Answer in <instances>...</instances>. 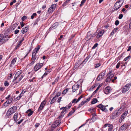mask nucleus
Segmentation results:
<instances>
[{
  "mask_svg": "<svg viewBox=\"0 0 131 131\" xmlns=\"http://www.w3.org/2000/svg\"><path fill=\"white\" fill-rule=\"evenodd\" d=\"M10 37L9 36H5V37H4V41H7L8 40V38H9Z\"/></svg>",
  "mask_w": 131,
  "mask_h": 131,
  "instance_id": "37998d69",
  "label": "nucleus"
},
{
  "mask_svg": "<svg viewBox=\"0 0 131 131\" xmlns=\"http://www.w3.org/2000/svg\"><path fill=\"white\" fill-rule=\"evenodd\" d=\"M123 3V0H119L117 1L114 5V9L116 10L118 9L122 6Z\"/></svg>",
  "mask_w": 131,
  "mask_h": 131,
  "instance_id": "f257e3e1",
  "label": "nucleus"
},
{
  "mask_svg": "<svg viewBox=\"0 0 131 131\" xmlns=\"http://www.w3.org/2000/svg\"><path fill=\"white\" fill-rule=\"evenodd\" d=\"M125 106V104L124 103L121 104V107L117 108L116 110L119 111L121 113H122V111L124 109Z\"/></svg>",
  "mask_w": 131,
  "mask_h": 131,
  "instance_id": "ddd939ff",
  "label": "nucleus"
},
{
  "mask_svg": "<svg viewBox=\"0 0 131 131\" xmlns=\"http://www.w3.org/2000/svg\"><path fill=\"white\" fill-rule=\"evenodd\" d=\"M110 91H111V88L109 86L106 87L104 90V93L106 94H108Z\"/></svg>",
  "mask_w": 131,
  "mask_h": 131,
  "instance_id": "9b49d317",
  "label": "nucleus"
},
{
  "mask_svg": "<svg viewBox=\"0 0 131 131\" xmlns=\"http://www.w3.org/2000/svg\"><path fill=\"white\" fill-rule=\"evenodd\" d=\"M99 89L97 88L93 92L92 94V96H93L94 95L95 93L97 92V91Z\"/></svg>",
  "mask_w": 131,
  "mask_h": 131,
  "instance_id": "de8ad7c7",
  "label": "nucleus"
},
{
  "mask_svg": "<svg viewBox=\"0 0 131 131\" xmlns=\"http://www.w3.org/2000/svg\"><path fill=\"white\" fill-rule=\"evenodd\" d=\"M112 70L108 72V73H107L106 76H108L111 77L113 75V77L114 76V75L113 74H112Z\"/></svg>",
  "mask_w": 131,
  "mask_h": 131,
  "instance_id": "7c9ffc66",
  "label": "nucleus"
},
{
  "mask_svg": "<svg viewBox=\"0 0 131 131\" xmlns=\"http://www.w3.org/2000/svg\"><path fill=\"white\" fill-rule=\"evenodd\" d=\"M83 97L82 95H81L80 97H79V98H78V100H77L76 102H75V103H77L78 102H79L80 100Z\"/></svg>",
  "mask_w": 131,
  "mask_h": 131,
  "instance_id": "79ce46f5",
  "label": "nucleus"
},
{
  "mask_svg": "<svg viewBox=\"0 0 131 131\" xmlns=\"http://www.w3.org/2000/svg\"><path fill=\"white\" fill-rule=\"evenodd\" d=\"M108 127H109L108 129V131H111L113 128V125L111 124H110L108 125Z\"/></svg>",
  "mask_w": 131,
  "mask_h": 131,
  "instance_id": "cd10ccee",
  "label": "nucleus"
},
{
  "mask_svg": "<svg viewBox=\"0 0 131 131\" xmlns=\"http://www.w3.org/2000/svg\"><path fill=\"white\" fill-rule=\"evenodd\" d=\"M57 98H56V97H54L51 100L50 102V104H52L53 103L57 100Z\"/></svg>",
  "mask_w": 131,
  "mask_h": 131,
  "instance_id": "2f4dec72",
  "label": "nucleus"
},
{
  "mask_svg": "<svg viewBox=\"0 0 131 131\" xmlns=\"http://www.w3.org/2000/svg\"><path fill=\"white\" fill-rule=\"evenodd\" d=\"M104 30L100 31L96 36V38H98L101 37L104 33Z\"/></svg>",
  "mask_w": 131,
  "mask_h": 131,
  "instance_id": "aec40b11",
  "label": "nucleus"
},
{
  "mask_svg": "<svg viewBox=\"0 0 131 131\" xmlns=\"http://www.w3.org/2000/svg\"><path fill=\"white\" fill-rule=\"evenodd\" d=\"M92 96L91 95V97H90L89 98L87 99L86 101H83L84 102H86V103L87 102L89 101L90 100V99H91V98L92 97Z\"/></svg>",
  "mask_w": 131,
  "mask_h": 131,
  "instance_id": "bf43d9fd",
  "label": "nucleus"
},
{
  "mask_svg": "<svg viewBox=\"0 0 131 131\" xmlns=\"http://www.w3.org/2000/svg\"><path fill=\"white\" fill-rule=\"evenodd\" d=\"M107 77H108L106 79V82H108L109 81H110L111 80V79L113 77V75L111 77H110H110H108V76H107Z\"/></svg>",
  "mask_w": 131,
  "mask_h": 131,
  "instance_id": "f704fd0d",
  "label": "nucleus"
},
{
  "mask_svg": "<svg viewBox=\"0 0 131 131\" xmlns=\"http://www.w3.org/2000/svg\"><path fill=\"white\" fill-rule=\"evenodd\" d=\"M61 122V121L60 120H57L55 121L54 123L55 125L57 126L60 124Z\"/></svg>",
  "mask_w": 131,
  "mask_h": 131,
  "instance_id": "bb28decb",
  "label": "nucleus"
},
{
  "mask_svg": "<svg viewBox=\"0 0 131 131\" xmlns=\"http://www.w3.org/2000/svg\"><path fill=\"white\" fill-rule=\"evenodd\" d=\"M34 112L32 111H31L30 109L27 110L26 112V113H28L27 114L28 116H30Z\"/></svg>",
  "mask_w": 131,
  "mask_h": 131,
  "instance_id": "412c9836",
  "label": "nucleus"
},
{
  "mask_svg": "<svg viewBox=\"0 0 131 131\" xmlns=\"http://www.w3.org/2000/svg\"><path fill=\"white\" fill-rule=\"evenodd\" d=\"M101 65V64L100 63L95 64L94 65V67L95 68H98Z\"/></svg>",
  "mask_w": 131,
  "mask_h": 131,
  "instance_id": "58836bf2",
  "label": "nucleus"
},
{
  "mask_svg": "<svg viewBox=\"0 0 131 131\" xmlns=\"http://www.w3.org/2000/svg\"><path fill=\"white\" fill-rule=\"evenodd\" d=\"M37 53L35 52H32V60H35L37 58L36 55Z\"/></svg>",
  "mask_w": 131,
  "mask_h": 131,
  "instance_id": "6ab92c4d",
  "label": "nucleus"
},
{
  "mask_svg": "<svg viewBox=\"0 0 131 131\" xmlns=\"http://www.w3.org/2000/svg\"><path fill=\"white\" fill-rule=\"evenodd\" d=\"M58 25V24L57 23H55L49 28V30H51L52 29L56 28Z\"/></svg>",
  "mask_w": 131,
  "mask_h": 131,
  "instance_id": "4468645a",
  "label": "nucleus"
},
{
  "mask_svg": "<svg viewBox=\"0 0 131 131\" xmlns=\"http://www.w3.org/2000/svg\"><path fill=\"white\" fill-rule=\"evenodd\" d=\"M121 113L118 111L117 110L115 111L112 114V115L111 116V118L112 119L115 118L118 115H119Z\"/></svg>",
  "mask_w": 131,
  "mask_h": 131,
  "instance_id": "39448f33",
  "label": "nucleus"
},
{
  "mask_svg": "<svg viewBox=\"0 0 131 131\" xmlns=\"http://www.w3.org/2000/svg\"><path fill=\"white\" fill-rule=\"evenodd\" d=\"M32 50V47H30L29 49V51L25 55V56L24 57V59H25V58L29 54V53Z\"/></svg>",
  "mask_w": 131,
  "mask_h": 131,
  "instance_id": "c9c22d12",
  "label": "nucleus"
},
{
  "mask_svg": "<svg viewBox=\"0 0 131 131\" xmlns=\"http://www.w3.org/2000/svg\"><path fill=\"white\" fill-rule=\"evenodd\" d=\"M86 103V102L82 101L81 103L78 106L77 109H79L83 105Z\"/></svg>",
  "mask_w": 131,
  "mask_h": 131,
  "instance_id": "5701e85b",
  "label": "nucleus"
},
{
  "mask_svg": "<svg viewBox=\"0 0 131 131\" xmlns=\"http://www.w3.org/2000/svg\"><path fill=\"white\" fill-rule=\"evenodd\" d=\"M17 59L16 58H14L12 61L11 62V64L14 65L15 64V63L16 62Z\"/></svg>",
  "mask_w": 131,
  "mask_h": 131,
  "instance_id": "e433bc0d",
  "label": "nucleus"
},
{
  "mask_svg": "<svg viewBox=\"0 0 131 131\" xmlns=\"http://www.w3.org/2000/svg\"><path fill=\"white\" fill-rule=\"evenodd\" d=\"M43 63H37L34 67V69L35 71H37L40 69L43 66Z\"/></svg>",
  "mask_w": 131,
  "mask_h": 131,
  "instance_id": "423d86ee",
  "label": "nucleus"
},
{
  "mask_svg": "<svg viewBox=\"0 0 131 131\" xmlns=\"http://www.w3.org/2000/svg\"><path fill=\"white\" fill-rule=\"evenodd\" d=\"M37 15V14L36 13H33L31 16V18L33 19L34 18V16Z\"/></svg>",
  "mask_w": 131,
  "mask_h": 131,
  "instance_id": "603ef678",
  "label": "nucleus"
},
{
  "mask_svg": "<svg viewBox=\"0 0 131 131\" xmlns=\"http://www.w3.org/2000/svg\"><path fill=\"white\" fill-rule=\"evenodd\" d=\"M56 127H57V126H56L55 125V124L54 123L53 124H52L51 126V127L53 128H56Z\"/></svg>",
  "mask_w": 131,
  "mask_h": 131,
  "instance_id": "338daca9",
  "label": "nucleus"
},
{
  "mask_svg": "<svg viewBox=\"0 0 131 131\" xmlns=\"http://www.w3.org/2000/svg\"><path fill=\"white\" fill-rule=\"evenodd\" d=\"M23 119H21L20 121H19L17 123L18 124H19L20 123L23 121Z\"/></svg>",
  "mask_w": 131,
  "mask_h": 131,
  "instance_id": "774afa93",
  "label": "nucleus"
},
{
  "mask_svg": "<svg viewBox=\"0 0 131 131\" xmlns=\"http://www.w3.org/2000/svg\"><path fill=\"white\" fill-rule=\"evenodd\" d=\"M98 44L97 43H95L92 48V49H95L97 46Z\"/></svg>",
  "mask_w": 131,
  "mask_h": 131,
  "instance_id": "09e8293b",
  "label": "nucleus"
},
{
  "mask_svg": "<svg viewBox=\"0 0 131 131\" xmlns=\"http://www.w3.org/2000/svg\"><path fill=\"white\" fill-rule=\"evenodd\" d=\"M29 30V27L28 26L25 27V28H23L21 30V32L23 34H24L27 32Z\"/></svg>",
  "mask_w": 131,
  "mask_h": 131,
  "instance_id": "a211bd4d",
  "label": "nucleus"
},
{
  "mask_svg": "<svg viewBox=\"0 0 131 131\" xmlns=\"http://www.w3.org/2000/svg\"><path fill=\"white\" fill-rule=\"evenodd\" d=\"M88 111L90 112H92L91 111H93V112H95V108L93 107H91L89 108L88 109Z\"/></svg>",
  "mask_w": 131,
  "mask_h": 131,
  "instance_id": "a19ab883",
  "label": "nucleus"
},
{
  "mask_svg": "<svg viewBox=\"0 0 131 131\" xmlns=\"http://www.w3.org/2000/svg\"><path fill=\"white\" fill-rule=\"evenodd\" d=\"M56 6V4H53L49 8L48 11V13H52L54 10Z\"/></svg>",
  "mask_w": 131,
  "mask_h": 131,
  "instance_id": "6e6552de",
  "label": "nucleus"
},
{
  "mask_svg": "<svg viewBox=\"0 0 131 131\" xmlns=\"http://www.w3.org/2000/svg\"><path fill=\"white\" fill-rule=\"evenodd\" d=\"M79 86V85L77 84H75L73 85L72 88L73 92H75L78 89Z\"/></svg>",
  "mask_w": 131,
  "mask_h": 131,
  "instance_id": "f8f14e48",
  "label": "nucleus"
},
{
  "mask_svg": "<svg viewBox=\"0 0 131 131\" xmlns=\"http://www.w3.org/2000/svg\"><path fill=\"white\" fill-rule=\"evenodd\" d=\"M68 91V90L67 89H65L63 91L62 93V94H65Z\"/></svg>",
  "mask_w": 131,
  "mask_h": 131,
  "instance_id": "a18cd8bd",
  "label": "nucleus"
},
{
  "mask_svg": "<svg viewBox=\"0 0 131 131\" xmlns=\"http://www.w3.org/2000/svg\"><path fill=\"white\" fill-rule=\"evenodd\" d=\"M118 28H114L113 30L112 31V32L111 33L110 35H113L114 33L116 32L117 30H118Z\"/></svg>",
  "mask_w": 131,
  "mask_h": 131,
  "instance_id": "c85d7f7f",
  "label": "nucleus"
},
{
  "mask_svg": "<svg viewBox=\"0 0 131 131\" xmlns=\"http://www.w3.org/2000/svg\"><path fill=\"white\" fill-rule=\"evenodd\" d=\"M120 64L121 63L119 62H118L117 64V65L116 66V68L117 69L120 66Z\"/></svg>",
  "mask_w": 131,
  "mask_h": 131,
  "instance_id": "6e6d98bb",
  "label": "nucleus"
},
{
  "mask_svg": "<svg viewBox=\"0 0 131 131\" xmlns=\"http://www.w3.org/2000/svg\"><path fill=\"white\" fill-rule=\"evenodd\" d=\"M119 23V21L118 20H116L115 23V25L116 26L118 25Z\"/></svg>",
  "mask_w": 131,
  "mask_h": 131,
  "instance_id": "864d4df0",
  "label": "nucleus"
},
{
  "mask_svg": "<svg viewBox=\"0 0 131 131\" xmlns=\"http://www.w3.org/2000/svg\"><path fill=\"white\" fill-rule=\"evenodd\" d=\"M17 114H18L17 113H15L14 115V120L15 121V122H17L18 120L17 119V117H18V116H17Z\"/></svg>",
  "mask_w": 131,
  "mask_h": 131,
  "instance_id": "c756f323",
  "label": "nucleus"
},
{
  "mask_svg": "<svg viewBox=\"0 0 131 131\" xmlns=\"http://www.w3.org/2000/svg\"><path fill=\"white\" fill-rule=\"evenodd\" d=\"M17 109V107L16 106H13L9 108L6 113V115L7 116H8V117H9L10 115L15 112L16 111Z\"/></svg>",
  "mask_w": 131,
  "mask_h": 131,
  "instance_id": "f03ea898",
  "label": "nucleus"
},
{
  "mask_svg": "<svg viewBox=\"0 0 131 131\" xmlns=\"http://www.w3.org/2000/svg\"><path fill=\"white\" fill-rule=\"evenodd\" d=\"M20 25H21V27H22L24 25V24L23 21H21L20 22Z\"/></svg>",
  "mask_w": 131,
  "mask_h": 131,
  "instance_id": "e2e57ef3",
  "label": "nucleus"
},
{
  "mask_svg": "<svg viewBox=\"0 0 131 131\" xmlns=\"http://www.w3.org/2000/svg\"><path fill=\"white\" fill-rule=\"evenodd\" d=\"M12 103L11 101H10V100L8 99L5 102L4 104L6 103L7 104H10Z\"/></svg>",
  "mask_w": 131,
  "mask_h": 131,
  "instance_id": "c03bdc74",
  "label": "nucleus"
},
{
  "mask_svg": "<svg viewBox=\"0 0 131 131\" xmlns=\"http://www.w3.org/2000/svg\"><path fill=\"white\" fill-rule=\"evenodd\" d=\"M97 101V100L96 98H94L92 101L91 103L92 104H94L96 103Z\"/></svg>",
  "mask_w": 131,
  "mask_h": 131,
  "instance_id": "473e14b6",
  "label": "nucleus"
},
{
  "mask_svg": "<svg viewBox=\"0 0 131 131\" xmlns=\"http://www.w3.org/2000/svg\"><path fill=\"white\" fill-rule=\"evenodd\" d=\"M50 71H49V70H47L46 71H45V73L43 74V75L42 76L41 78L42 79L44 77H45L46 75H47L48 73H49Z\"/></svg>",
  "mask_w": 131,
  "mask_h": 131,
  "instance_id": "a878e982",
  "label": "nucleus"
},
{
  "mask_svg": "<svg viewBox=\"0 0 131 131\" xmlns=\"http://www.w3.org/2000/svg\"><path fill=\"white\" fill-rule=\"evenodd\" d=\"M4 38L3 35L2 34H0V44H2L5 42V41L3 40Z\"/></svg>",
  "mask_w": 131,
  "mask_h": 131,
  "instance_id": "2eb2a0df",
  "label": "nucleus"
},
{
  "mask_svg": "<svg viewBox=\"0 0 131 131\" xmlns=\"http://www.w3.org/2000/svg\"><path fill=\"white\" fill-rule=\"evenodd\" d=\"M68 108V106H66V107H61L60 108V110H62V109H63V108L64 109H65L67 111V110Z\"/></svg>",
  "mask_w": 131,
  "mask_h": 131,
  "instance_id": "4d7b16f0",
  "label": "nucleus"
},
{
  "mask_svg": "<svg viewBox=\"0 0 131 131\" xmlns=\"http://www.w3.org/2000/svg\"><path fill=\"white\" fill-rule=\"evenodd\" d=\"M90 58V56H88L86 58L85 60V61L87 62Z\"/></svg>",
  "mask_w": 131,
  "mask_h": 131,
  "instance_id": "69168bd1",
  "label": "nucleus"
},
{
  "mask_svg": "<svg viewBox=\"0 0 131 131\" xmlns=\"http://www.w3.org/2000/svg\"><path fill=\"white\" fill-rule=\"evenodd\" d=\"M62 99V97H60L58 100L57 101V102L58 103H59L60 101H61V100Z\"/></svg>",
  "mask_w": 131,
  "mask_h": 131,
  "instance_id": "0e129e2a",
  "label": "nucleus"
},
{
  "mask_svg": "<svg viewBox=\"0 0 131 131\" xmlns=\"http://www.w3.org/2000/svg\"><path fill=\"white\" fill-rule=\"evenodd\" d=\"M106 72L105 70H104V71L100 73L99 74L96 78V80L99 81H100L102 79H103V77L105 75Z\"/></svg>",
  "mask_w": 131,
  "mask_h": 131,
  "instance_id": "7ed1b4c3",
  "label": "nucleus"
},
{
  "mask_svg": "<svg viewBox=\"0 0 131 131\" xmlns=\"http://www.w3.org/2000/svg\"><path fill=\"white\" fill-rule=\"evenodd\" d=\"M27 17L26 16H23L22 18H21V19L23 21H24V20L26 19H27Z\"/></svg>",
  "mask_w": 131,
  "mask_h": 131,
  "instance_id": "5fc2aeb1",
  "label": "nucleus"
},
{
  "mask_svg": "<svg viewBox=\"0 0 131 131\" xmlns=\"http://www.w3.org/2000/svg\"><path fill=\"white\" fill-rule=\"evenodd\" d=\"M22 73V71H19L17 72L15 74L16 77L18 78L19 77Z\"/></svg>",
  "mask_w": 131,
  "mask_h": 131,
  "instance_id": "b1692460",
  "label": "nucleus"
},
{
  "mask_svg": "<svg viewBox=\"0 0 131 131\" xmlns=\"http://www.w3.org/2000/svg\"><path fill=\"white\" fill-rule=\"evenodd\" d=\"M130 58V56H128L127 57L125 58L124 59V61H127L128 59H129Z\"/></svg>",
  "mask_w": 131,
  "mask_h": 131,
  "instance_id": "052dcab7",
  "label": "nucleus"
},
{
  "mask_svg": "<svg viewBox=\"0 0 131 131\" xmlns=\"http://www.w3.org/2000/svg\"><path fill=\"white\" fill-rule=\"evenodd\" d=\"M80 65L77 62L75 63V65L74 67V69H75L77 68H78L79 67V66Z\"/></svg>",
  "mask_w": 131,
  "mask_h": 131,
  "instance_id": "4c0bfd02",
  "label": "nucleus"
},
{
  "mask_svg": "<svg viewBox=\"0 0 131 131\" xmlns=\"http://www.w3.org/2000/svg\"><path fill=\"white\" fill-rule=\"evenodd\" d=\"M127 127V125L126 124H124L120 128L119 130H125Z\"/></svg>",
  "mask_w": 131,
  "mask_h": 131,
  "instance_id": "dca6fc26",
  "label": "nucleus"
},
{
  "mask_svg": "<svg viewBox=\"0 0 131 131\" xmlns=\"http://www.w3.org/2000/svg\"><path fill=\"white\" fill-rule=\"evenodd\" d=\"M128 113V112L127 111H126L122 115L119 120L120 122H122L125 117L127 115Z\"/></svg>",
  "mask_w": 131,
  "mask_h": 131,
  "instance_id": "9d476101",
  "label": "nucleus"
},
{
  "mask_svg": "<svg viewBox=\"0 0 131 131\" xmlns=\"http://www.w3.org/2000/svg\"><path fill=\"white\" fill-rule=\"evenodd\" d=\"M131 85L130 83H128L124 86L122 90V92L123 93H125L129 89Z\"/></svg>",
  "mask_w": 131,
  "mask_h": 131,
  "instance_id": "20e7f679",
  "label": "nucleus"
},
{
  "mask_svg": "<svg viewBox=\"0 0 131 131\" xmlns=\"http://www.w3.org/2000/svg\"><path fill=\"white\" fill-rule=\"evenodd\" d=\"M75 110L73 109V110L71 111L68 115V116H70L72 114L75 112Z\"/></svg>",
  "mask_w": 131,
  "mask_h": 131,
  "instance_id": "72a5a7b5",
  "label": "nucleus"
},
{
  "mask_svg": "<svg viewBox=\"0 0 131 131\" xmlns=\"http://www.w3.org/2000/svg\"><path fill=\"white\" fill-rule=\"evenodd\" d=\"M46 103V102L45 101H43L41 102L38 109V112H40L42 110Z\"/></svg>",
  "mask_w": 131,
  "mask_h": 131,
  "instance_id": "1a4fd4ad",
  "label": "nucleus"
},
{
  "mask_svg": "<svg viewBox=\"0 0 131 131\" xmlns=\"http://www.w3.org/2000/svg\"><path fill=\"white\" fill-rule=\"evenodd\" d=\"M40 46L38 45L37 47L32 52H35L36 53H37L40 49Z\"/></svg>",
  "mask_w": 131,
  "mask_h": 131,
  "instance_id": "4be33fe9",
  "label": "nucleus"
},
{
  "mask_svg": "<svg viewBox=\"0 0 131 131\" xmlns=\"http://www.w3.org/2000/svg\"><path fill=\"white\" fill-rule=\"evenodd\" d=\"M123 15L122 14H120L119 15V16L118 17V18L119 19H121L123 17Z\"/></svg>",
  "mask_w": 131,
  "mask_h": 131,
  "instance_id": "13d9d810",
  "label": "nucleus"
},
{
  "mask_svg": "<svg viewBox=\"0 0 131 131\" xmlns=\"http://www.w3.org/2000/svg\"><path fill=\"white\" fill-rule=\"evenodd\" d=\"M91 35V32L90 31L88 32L87 34V37L85 39L87 40H89L91 38H89V37Z\"/></svg>",
  "mask_w": 131,
  "mask_h": 131,
  "instance_id": "393cba45",
  "label": "nucleus"
},
{
  "mask_svg": "<svg viewBox=\"0 0 131 131\" xmlns=\"http://www.w3.org/2000/svg\"><path fill=\"white\" fill-rule=\"evenodd\" d=\"M19 30L18 29L14 31V34H16L18 33L19 32Z\"/></svg>",
  "mask_w": 131,
  "mask_h": 131,
  "instance_id": "680f3d73",
  "label": "nucleus"
},
{
  "mask_svg": "<svg viewBox=\"0 0 131 131\" xmlns=\"http://www.w3.org/2000/svg\"><path fill=\"white\" fill-rule=\"evenodd\" d=\"M97 107H99L103 111L105 112H107L108 111V110L105 108V106L103 105L102 104H99L97 106Z\"/></svg>",
  "mask_w": 131,
  "mask_h": 131,
  "instance_id": "0eeeda50",
  "label": "nucleus"
},
{
  "mask_svg": "<svg viewBox=\"0 0 131 131\" xmlns=\"http://www.w3.org/2000/svg\"><path fill=\"white\" fill-rule=\"evenodd\" d=\"M69 2L67 0L63 4L62 6L64 7L66 6Z\"/></svg>",
  "mask_w": 131,
  "mask_h": 131,
  "instance_id": "ea45409f",
  "label": "nucleus"
},
{
  "mask_svg": "<svg viewBox=\"0 0 131 131\" xmlns=\"http://www.w3.org/2000/svg\"><path fill=\"white\" fill-rule=\"evenodd\" d=\"M77 62L80 65L83 64L82 61L81 59L79 60L78 62Z\"/></svg>",
  "mask_w": 131,
  "mask_h": 131,
  "instance_id": "49530a36",
  "label": "nucleus"
},
{
  "mask_svg": "<svg viewBox=\"0 0 131 131\" xmlns=\"http://www.w3.org/2000/svg\"><path fill=\"white\" fill-rule=\"evenodd\" d=\"M62 110H63L61 113L59 117V118H61V117H63V116L66 113V111H67L65 109L63 108Z\"/></svg>",
  "mask_w": 131,
  "mask_h": 131,
  "instance_id": "f3484780",
  "label": "nucleus"
},
{
  "mask_svg": "<svg viewBox=\"0 0 131 131\" xmlns=\"http://www.w3.org/2000/svg\"><path fill=\"white\" fill-rule=\"evenodd\" d=\"M4 85L5 86H7L9 85V83L7 81H6L4 83Z\"/></svg>",
  "mask_w": 131,
  "mask_h": 131,
  "instance_id": "8fccbe9b",
  "label": "nucleus"
},
{
  "mask_svg": "<svg viewBox=\"0 0 131 131\" xmlns=\"http://www.w3.org/2000/svg\"><path fill=\"white\" fill-rule=\"evenodd\" d=\"M61 94V93L60 92H59L54 97H56V98H57Z\"/></svg>",
  "mask_w": 131,
  "mask_h": 131,
  "instance_id": "3c124183",
  "label": "nucleus"
}]
</instances>
